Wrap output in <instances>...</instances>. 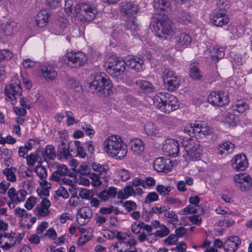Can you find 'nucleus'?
<instances>
[{"label":"nucleus","mask_w":252,"mask_h":252,"mask_svg":"<svg viewBox=\"0 0 252 252\" xmlns=\"http://www.w3.org/2000/svg\"><path fill=\"white\" fill-rule=\"evenodd\" d=\"M231 166L236 171H244L248 167L246 157L244 154L236 155L231 160Z\"/></svg>","instance_id":"nucleus-20"},{"label":"nucleus","mask_w":252,"mask_h":252,"mask_svg":"<svg viewBox=\"0 0 252 252\" xmlns=\"http://www.w3.org/2000/svg\"><path fill=\"white\" fill-rule=\"evenodd\" d=\"M39 155L36 153L31 154L26 157L27 162L28 166H32L37 161L38 165L41 164L42 161L41 160H38Z\"/></svg>","instance_id":"nucleus-43"},{"label":"nucleus","mask_w":252,"mask_h":252,"mask_svg":"<svg viewBox=\"0 0 252 252\" xmlns=\"http://www.w3.org/2000/svg\"><path fill=\"white\" fill-rule=\"evenodd\" d=\"M79 195L82 199H91L94 196V192L91 190L84 189L80 191Z\"/></svg>","instance_id":"nucleus-51"},{"label":"nucleus","mask_w":252,"mask_h":252,"mask_svg":"<svg viewBox=\"0 0 252 252\" xmlns=\"http://www.w3.org/2000/svg\"><path fill=\"white\" fill-rule=\"evenodd\" d=\"M162 150L165 155L175 157L179 152V144L174 139H167L163 144Z\"/></svg>","instance_id":"nucleus-12"},{"label":"nucleus","mask_w":252,"mask_h":252,"mask_svg":"<svg viewBox=\"0 0 252 252\" xmlns=\"http://www.w3.org/2000/svg\"><path fill=\"white\" fill-rule=\"evenodd\" d=\"M154 105L161 112L170 113L179 107L177 98L168 93L160 92L152 98Z\"/></svg>","instance_id":"nucleus-2"},{"label":"nucleus","mask_w":252,"mask_h":252,"mask_svg":"<svg viewBox=\"0 0 252 252\" xmlns=\"http://www.w3.org/2000/svg\"><path fill=\"white\" fill-rule=\"evenodd\" d=\"M249 109V105L243 100H238L233 106V109L239 113H243Z\"/></svg>","instance_id":"nucleus-42"},{"label":"nucleus","mask_w":252,"mask_h":252,"mask_svg":"<svg viewBox=\"0 0 252 252\" xmlns=\"http://www.w3.org/2000/svg\"><path fill=\"white\" fill-rule=\"evenodd\" d=\"M177 20L179 23L183 25H187L191 23L192 17L189 12L182 10L179 13Z\"/></svg>","instance_id":"nucleus-35"},{"label":"nucleus","mask_w":252,"mask_h":252,"mask_svg":"<svg viewBox=\"0 0 252 252\" xmlns=\"http://www.w3.org/2000/svg\"><path fill=\"white\" fill-rule=\"evenodd\" d=\"M196 206H193L192 204L189 205L183 210H181L179 212V214L182 215H187L192 213L196 214L197 213L196 209Z\"/></svg>","instance_id":"nucleus-49"},{"label":"nucleus","mask_w":252,"mask_h":252,"mask_svg":"<svg viewBox=\"0 0 252 252\" xmlns=\"http://www.w3.org/2000/svg\"><path fill=\"white\" fill-rule=\"evenodd\" d=\"M170 209L169 206L163 205L160 207H153L151 209V212L155 214H160L165 213L166 211Z\"/></svg>","instance_id":"nucleus-56"},{"label":"nucleus","mask_w":252,"mask_h":252,"mask_svg":"<svg viewBox=\"0 0 252 252\" xmlns=\"http://www.w3.org/2000/svg\"><path fill=\"white\" fill-rule=\"evenodd\" d=\"M93 216L91 210L86 207L80 208L76 215V221L79 225H84L90 221Z\"/></svg>","instance_id":"nucleus-19"},{"label":"nucleus","mask_w":252,"mask_h":252,"mask_svg":"<svg viewBox=\"0 0 252 252\" xmlns=\"http://www.w3.org/2000/svg\"><path fill=\"white\" fill-rule=\"evenodd\" d=\"M174 39L175 40V48L177 50L180 51H182L188 47L192 41L191 36L185 32L178 34L174 37Z\"/></svg>","instance_id":"nucleus-16"},{"label":"nucleus","mask_w":252,"mask_h":252,"mask_svg":"<svg viewBox=\"0 0 252 252\" xmlns=\"http://www.w3.org/2000/svg\"><path fill=\"white\" fill-rule=\"evenodd\" d=\"M16 242L14 233L3 232L0 234V248L3 251H8L12 248Z\"/></svg>","instance_id":"nucleus-17"},{"label":"nucleus","mask_w":252,"mask_h":252,"mask_svg":"<svg viewBox=\"0 0 252 252\" xmlns=\"http://www.w3.org/2000/svg\"><path fill=\"white\" fill-rule=\"evenodd\" d=\"M189 76L194 80H199L202 77V72L195 65H193L189 69Z\"/></svg>","instance_id":"nucleus-39"},{"label":"nucleus","mask_w":252,"mask_h":252,"mask_svg":"<svg viewBox=\"0 0 252 252\" xmlns=\"http://www.w3.org/2000/svg\"><path fill=\"white\" fill-rule=\"evenodd\" d=\"M63 60L68 66L78 67L85 65L87 61V57L82 52L71 51L67 53Z\"/></svg>","instance_id":"nucleus-8"},{"label":"nucleus","mask_w":252,"mask_h":252,"mask_svg":"<svg viewBox=\"0 0 252 252\" xmlns=\"http://www.w3.org/2000/svg\"><path fill=\"white\" fill-rule=\"evenodd\" d=\"M177 240L178 239L176 235L170 234L167 238L164 239V242L166 245L170 246L175 244Z\"/></svg>","instance_id":"nucleus-61"},{"label":"nucleus","mask_w":252,"mask_h":252,"mask_svg":"<svg viewBox=\"0 0 252 252\" xmlns=\"http://www.w3.org/2000/svg\"><path fill=\"white\" fill-rule=\"evenodd\" d=\"M118 175L123 181H126L130 177L129 173L128 170L125 169H121L118 171Z\"/></svg>","instance_id":"nucleus-62"},{"label":"nucleus","mask_w":252,"mask_h":252,"mask_svg":"<svg viewBox=\"0 0 252 252\" xmlns=\"http://www.w3.org/2000/svg\"><path fill=\"white\" fill-rule=\"evenodd\" d=\"M105 152L111 157L123 158L127 154L126 146L120 135H112L107 137L103 142Z\"/></svg>","instance_id":"nucleus-1"},{"label":"nucleus","mask_w":252,"mask_h":252,"mask_svg":"<svg viewBox=\"0 0 252 252\" xmlns=\"http://www.w3.org/2000/svg\"><path fill=\"white\" fill-rule=\"evenodd\" d=\"M158 194L155 192H152L147 195L145 198V202L146 203H150L152 202H154L158 200Z\"/></svg>","instance_id":"nucleus-58"},{"label":"nucleus","mask_w":252,"mask_h":252,"mask_svg":"<svg viewBox=\"0 0 252 252\" xmlns=\"http://www.w3.org/2000/svg\"><path fill=\"white\" fill-rule=\"evenodd\" d=\"M128 146L135 155H140L144 150V142L139 138L131 139L128 142Z\"/></svg>","instance_id":"nucleus-24"},{"label":"nucleus","mask_w":252,"mask_h":252,"mask_svg":"<svg viewBox=\"0 0 252 252\" xmlns=\"http://www.w3.org/2000/svg\"><path fill=\"white\" fill-rule=\"evenodd\" d=\"M36 202V198L34 197L31 196L27 200L26 203L25 204V207L29 210H32L35 205Z\"/></svg>","instance_id":"nucleus-59"},{"label":"nucleus","mask_w":252,"mask_h":252,"mask_svg":"<svg viewBox=\"0 0 252 252\" xmlns=\"http://www.w3.org/2000/svg\"><path fill=\"white\" fill-rule=\"evenodd\" d=\"M159 228V229L157 230L155 232V235H158L159 238L165 237L170 233L169 229L163 224H161Z\"/></svg>","instance_id":"nucleus-46"},{"label":"nucleus","mask_w":252,"mask_h":252,"mask_svg":"<svg viewBox=\"0 0 252 252\" xmlns=\"http://www.w3.org/2000/svg\"><path fill=\"white\" fill-rule=\"evenodd\" d=\"M33 171L39 177L40 180L44 179V178H46L47 177V173L46 168L42 166L41 164H39L36 166V167L33 169Z\"/></svg>","instance_id":"nucleus-44"},{"label":"nucleus","mask_w":252,"mask_h":252,"mask_svg":"<svg viewBox=\"0 0 252 252\" xmlns=\"http://www.w3.org/2000/svg\"><path fill=\"white\" fill-rule=\"evenodd\" d=\"M153 6L155 9L165 13H170L172 11L170 0H154Z\"/></svg>","instance_id":"nucleus-27"},{"label":"nucleus","mask_w":252,"mask_h":252,"mask_svg":"<svg viewBox=\"0 0 252 252\" xmlns=\"http://www.w3.org/2000/svg\"><path fill=\"white\" fill-rule=\"evenodd\" d=\"M184 131L190 136L203 138L212 134L210 127L204 121H196L194 124H188L184 127Z\"/></svg>","instance_id":"nucleus-5"},{"label":"nucleus","mask_w":252,"mask_h":252,"mask_svg":"<svg viewBox=\"0 0 252 252\" xmlns=\"http://www.w3.org/2000/svg\"><path fill=\"white\" fill-rule=\"evenodd\" d=\"M210 56L214 61H218L224 56V49L221 47L215 46L210 48Z\"/></svg>","instance_id":"nucleus-33"},{"label":"nucleus","mask_w":252,"mask_h":252,"mask_svg":"<svg viewBox=\"0 0 252 252\" xmlns=\"http://www.w3.org/2000/svg\"><path fill=\"white\" fill-rule=\"evenodd\" d=\"M3 28L5 34L10 35L16 31L17 23L13 21H8Z\"/></svg>","instance_id":"nucleus-36"},{"label":"nucleus","mask_w":252,"mask_h":252,"mask_svg":"<svg viewBox=\"0 0 252 252\" xmlns=\"http://www.w3.org/2000/svg\"><path fill=\"white\" fill-rule=\"evenodd\" d=\"M20 84V81L17 80L14 83L10 84L5 86V94L10 100L16 99L17 97L21 96L22 90Z\"/></svg>","instance_id":"nucleus-15"},{"label":"nucleus","mask_w":252,"mask_h":252,"mask_svg":"<svg viewBox=\"0 0 252 252\" xmlns=\"http://www.w3.org/2000/svg\"><path fill=\"white\" fill-rule=\"evenodd\" d=\"M68 21L64 17H61L58 20V23L55 29V33L57 35L63 34L67 32Z\"/></svg>","instance_id":"nucleus-29"},{"label":"nucleus","mask_w":252,"mask_h":252,"mask_svg":"<svg viewBox=\"0 0 252 252\" xmlns=\"http://www.w3.org/2000/svg\"><path fill=\"white\" fill-rule=\"evenodd\" d=\"M42 75L46 80H53L56 78L58 74L54 66L51 64H46L41 66Z\"/></svg>","instance_id":"nucleus-25"},{"label":"nucleus","mask_w":252,"mask_h":252,"mask_svg":"<svg viewBox=\"0 0 252 252\" xmlns=\"http://www.w3.org/2000/svg\"><path fill=\"white\" fill-rule=\"evenodd\" d=\"M165 87L169 91L177 90L180 85V80L176 74L169 68H165L162 75Z\"/></svg>","instance_id":"nucleus-10"},{"label":"nucleus","mask_w":252,"mask_h":252,"mask_svg":"<svg viewBox=\"0 0 252 252\" xmlns=\"http://www.w3.org/2000/svg\"><path fill=\"white\" fill-rule=\"evenodd\" d=\"M245 32V29L241 25L236 26L233 28L231 31L234 38L239 37L243 35Z\"/></svg>","instance_id":"nucleus-50"},{"label":"nucleus","mask_w":252,"mask_h":252,"mask_svg":"<svg viewBox=\"0 0 252 252\" xmlns=\"http://www.w3.org/2000/svg\"><path fill=\"white\" fill-rule=\"evenodd\" d=\"M45 153L47 158L49 159H54L56 158L55 149L52 145L46 146L45 149Z\"/></svg>","instance_id":"nucleus-48"},{"label":"nucleus","mask_w":252,"mask_h":252,"mask_svg":"<svg viewBox=\"0 0 252 252\" xmlns=\"http://www.w3.org/2000/svg\"><path fill=\"white\" fill-rule=\"evenodd\" d=\"M59 174L62 176L69 175V173L67 166L64 164H61L58 166L57 170H56Z\"/></svg>","instance_id":"nucleus-60"},{"label":"nucleus","mask_w":252,"mask_h":252,"mask_svg":"<svg viewBox=\"0 0 252 252\" xmlns=\"http://www.w3.org/2000/svg\"><path fill=\"white\" fill-rule=\"evenodd\" d=\"M234 145L229 141L220 144L217 148V152L220 155H227L232 153L234 149Z\"/></svg>","instance_id":"nucleus-28"},{"label":"nucleus","mask_w":252,"mask_h":252,"mask_svg":"<svg viewBox=\"0 0 252 252\" xmlns=\"http://www.w3.org/2000/svg\"><path fill=\"white\" fill-rule=\"evenodd\" d=\"M45 237H47L51 240H54L56 239L57 237V233L54 228L50 227L46 230L45 233H44L43 236H41V238H44Z\"/></svg>","instance_id":"nucleus-53"},{"label":"nucleus","mask_w":252,"mask_h":252,"mask_svg":"<svg viewBox=\"0 0 252 252\" xmlns=\"http://www.w3.org/2000/svg\"><path fill=\"white\" fill-rule=\"evenodd\" d=\"M120 8V11L125 14H135L138 10L137 4L132 1L121 2Z\"/></svg>","instance_id":"nucleus-26"},{"label":"nucleus","mask_w":252,"mask_h":252,"mask_svg":"<svg viewBox=\"0 0 252 252\" xmlns=\"http://www.w3.org/2000/svg\"><path fill=\"white\" fill-rule=\"evenodd\" d=\"M13 56V54L12 52L8 49H2L0 50V61L9 60Z\"/></svg>","instance_id":"nucleus-47"},{"label":"nucleus","mask_w":252,"mask_h":252,"mask_svg":"<svg viewBox=\"0 0 252 252\" xmlns=\"http://www.w3.org/2000/svg\"><path fill=\"white\" fill-rule=\"evenodd\" d=\"M82 128L90 137H92L94 135L95 131L89 124L86 123H83L82 124Z\"/></svg>","instance_id":"nucleus-55"},{"label":"nucleus","mask_w":252,"mask_h":252,"mask_svg":"<svg viewBox=\"0 0 252 252\" xmlns=\"http://www.w3.org/2000/svg\"><path fill=\"white\" fill-rule=\"evenodd\" d=\"M57 194L58 196H62L64 199L69 197L67 189L64 187H60L57 191Z\"/></svg>","instance_id":"nucleus-63"},{"label":"nucleus","mask_w":252,"mask_h":252,"mask_svg":"<svg viewBox=\"0 0 252 252\" xmlns=\"http://www.w3.org/2000/svg\"><path fill=\"white\" fill-rule=\"evenodd\" d=\"M67 85L71 88L74 89L75 91L80 92L81 90V86L79 82L73 78H69L68 79Z\"/></svg>","instance_id":"nucleus-52"},{"label":"nucleus","mask_w":252,"mask_h":252,"mask_svg":"<svg viewBox=\"0 0 252 252\" xmlns=\"http://www.w3.org/2000/svg\"><path fill=\"white\" fill-rule=\"evenodd\" d=\"M49 16L46 10L40 11L35 17L36 25L39 27H44L48 21Z\"/></svg>","instance_id":"nucleus-31"},{"label":"nucleus","mask_w":252,"mask_h":252,"mask_svg":"<svg viewBox=\"0 0 252 252\" xmlns=\"http://www.w3.org/2000/svg\"><path fill=\"white\" fill-rule=\"evenodd\" d=\"M157 191L162 195H165L171 191L170 187H165L163 185H159L157 186Z\"/></svg>","instance_id":"nucleus-57"},{"label":"nucleus","mask_w":252,"mask_h":252,"mask_svg":"<svg viewBox=\"0 0 252 252\" xmlns=\"http://www.w3.org/2000/svg\"><path fill=\"white\" fill-rule=\"evenodd\" d=\"M208 101L212 105L222 106L228 102L229 99L224 91L212 92L208 96Z\"/></svg>","instance_id":"nucleus-13"},{"label":"nucleus","mask_w":252,"mask_h":252,"mask_svg":"<svg viewBox=\"0 0 252 252\" xmlns=\"http://www.w3.org/2000/svg\"><path fill=\"white\" fill-rule=\"evenodd\" d=\"M234 181L242 191L249 190L252 187V180L251 176L246 173L236 174L234 177Z\"/></svg>","instance_id":"nucleus-11"},{"label":"nucleus","mask_w":252,"mask_h":252,"mask_svg":"<svg viewBox=\"0 0 252 252\" xmlns=\"http://www.w3.org/2000/svg\"><path fill=\"white\" fill-rule=\"evenodd\" d=\"M210 18L213 24L218 27L226 25L229 21V18L226 14L225 10L223 8L215 9Z\"/></svg>","instance_id":"nucleus-14"},{"label":"nucleus","mask_w":252,"mask_h":252,"mask_svg":"<svg viewBox=\"0 0 252 252\" xmlns=\"http://www.w3.org/2000/svg\"><path fill=\"white\" fill-rule=\"evenodd\" d=\"M142 225H144V222L143 221L139 222L138 223H133L131 226L132 232L135 234L139 233L142 229Z\"/></svg>","instance_id":"nucleus-64"},{"label":"nucleus","mask_w":252,"mask_h":252,"mask_svg":"<svg viewBox=\"0 0 252 252\" xmlns=\"http://www.w3.org/2000/svg\"><path fill=\"white\" fill-rule=\"evenodd\" d=\"M89 177L92 180V185L94 187H99L102 185L100 176L96 173H91L89 174Z\"/></svg>","instance_id":"nucleus-45"},{"label":"nucleus","mask_w":252,"mask_h":252,"mask_svg":"<svg viewBox=\"0 0 252 252\" xmlns=\"http://www.w3.org/2000/svg\"><path fill=\"white\" fill-rule=\"evenodd\" d=\"M126 63V65H128L131 69L137 71L142 70L144 65L143 60L136 57H129Z\"/></svg>","instance_id":"nucleus-30"},{"label":"nucleus","mask_w":252,"mask_h":252,"mask_svg":"<svg viewBox=\"0 0 252 252\" xmlns=\"http://www.w3.org/2000/svg\"><path fill=\"white\" fill-rule=\"evenodd\" d=\"M241 243V240L238 236H230L226 240L224 243V250L226 252H234L237 250Z\"/></svg>","instance_id":"nucleus-22"},{"label":"nucleus","mask_w":252,"mask_h":252,"mask_svg":"<svg viewBox=\"0 0 252 252\" xmlns=\"http://www.w3.org/2000/svg\"><path fill=\"white\" fill-rule=\"evenodd\" d=\"M51 202L48 199L44 197L40 204L37 205L34 211L36 215L39 217H45L49 214V209Z\"/></svg>","instance_id":"nucleus-23"},{"label":"nucleus","mask_w":252,"mask_h":252,"mask_svg":"<svg viewBox=\"0 0 252 252\" xmlns=\"http://www.w3.org/2000/svg\"><path fill=\"white\" fill-rule=\"evenodd\" d=\"M182 145L191 160H195L199 158L201 150L196 140L185 138L183 140Z\"/></svg>","instance_id":"nucleus-9"},{"label":"nucleus","mask_w":252,"mask_h":252,"mask_svg":"<svg viewBox=\"0 0 252 252\" xmlns=\"http://www.w3.org/2000/svg\"><path fill=\"white\" fill-rule=\"evenodd\" d=\"M136 84L145 94H149L155 92V90L153 85L147 81L137 80Z\"/></svg>","instance_id":"nucleus-34"},{"label":"nucleus","mask_w":252,"mask_h":252,"mask_svg":"<svg viewBox=\"0 0 252 252\" xmlns=\"http://www.w3.org/2000/svg\"><path fill=\"white\" fill-rule=\"evenodd\" d=\"M92 168L94 171H95L97 174L100 176L102 179H104L105 181H107V177L108 175V167L107 165H100L99 163H94L92 164Z\"/></svg>","instance_id":"nucleus-32"},{"label":"nucleus","mask_w":252,"mask_h":252,"mask_svg":"<svg viewBox=\"0 0 252 252\" xmlns=\"http://www.w3.org/2000/svg\"><path fill=\"white\" fill-rule=\"evenodd\" d=\"M153 167L157 172L168 173L171 171L173 164L169 159H165L160 157L156 158L153 162Z\"/></svg>","instance_id":"nucleus-18"},{"label":"nucleus","mask_w":252,"mask_h":252,"mask_svg":"<svg viewBox=\"0 0 252 252\" xmlns=\"http://www.w3.org/2000/svg\"><path fill=\"white\" fill-rule=\"evenodd\" d=\"M111 81L104 73L96 74L94 80L90 84V89L93 92L96 91L100 94L105 93L104 90H109L111 88Z\"/></svg>","instance_id":"nucleus-7"},{"label":"nucleus","mask_w":252,"mask_h":252,"mask_svg":"<svg viewBox=\"0 0 252 252\" xmlns=\"http://www.w3.org/2000/svg\"><path fill=\"white\" fill-rule=\"evenodd\" d=\"M7 194L11 202L18 204L24 201L27 193L25 189L16 191L15 188H11L8 190Z\"/></svg>","instance_id":"nucleus-21"},{"label":"nucleus","mask_w":252,"mask_h":252,"mask_svg":"<svg viewBox=\"0 0 252 252\" xmlns=\"http://www.w3.org/2000/svg\"><path fill=\"white\" fill-rule=\"evenodd\" d=\"M16 168L10 167L4 169L2 173L6 176L8 181L14 182L16 180V176L15 175Z\"/></svg>","instance_id":"nucleus-37"},{"label":"nucleus","mask_w":252,"mask_h":252,"mask_svg":"<svg viewBox=\"0 0 252 252\" xmlns=\"http://www.w3.org/2000/svg\"><path fill=\"white\" fill-rule=\"evenodd\" d=\"M73 143H67V146L63 147H59L60 152L63 154V156L66 158L70 157L72 156L71 152H73Z\"/></svg>","instance_id":"nucleus-41"},{"label":"nucleus","mask_w":252,"mask_h":252,"mask_svg":"<svg viewBox=\"0 0 252 252\" xmlns=\"http://www.w3.org/2000/svg\"><path fill=\"white\" fill-rule=\"evenodd\" d=\"M73 144L76 148L78 155L82 158H84L86 157V154L84 148L80 146V142L78 141H75Z\"/></svg>","instance_id":"nucleus-54"},{"label":"nucleus","mask_w":252,"mask_h":252,"mask_svg":"<svg viewBox=\"0 0 252 252\" xmlns=\"http://www.w3.org/2000/svg\"><path fill=\"white\" fill-rule=\"evenodd\" d=\"M32 170L28 167H21L18 172V176L21 180L26 179L27 178L31 177L33 175Z\"/></svg>","instance_id":"nucleus-40"},{"label":"nucleus","mask_w":252,"mask_h":252,"mask_svg":"<svg viewBox=\"0 0 252 252\" xmlns=\"http://www.w3.org/2000/svg\"><path fill=\"white\" fill-rule=\"evenodd\" d=\"M155 35L159 38L167 39L175 33V29L172 21L166 16L158 17L153 24Z\"/></svg>","instance_id":"nucleus-4"},{"label":"nucleus","mask_w":252,"mask_h":252,"mask_svg":"<svg viewBox=\"0 0 252 252\" xmlns=\"http://www.w3.org/2000/svg\"><path fill=\"white\" fill-rule=\"evenodd\" d=\"M75 4V0H66L65 1L64 9L69 15L75 16L78 14H80L84 16L87 21H92L95 18L97 13V10L94 5L89 3H82L78 7L74 9L71 8Z\"/></svg>","instance_id":"nucleus-3"},{"label":"nucleus","mask_w":252,"mask_h":252,"mask_svg":"<svg viewBox=\"0 0 252 252\" xmlns=\"http://www.w3.org/2000/svg\"><path fill=\"white\" fill-rule=\"evenodd\" d=\"M145 132L148 135H155L158 132V130L155 125L152 123H148L145 125Z\"/></svg>","instance_id":"nucleus-38"},{"label":"nucleus","mask_w":252,"mask_h":252,"mask_svg":"<svg viewBox=\"0 0 252 252\" xmlns=\"http://www.w3.org/2000/svg\"><path fill=\"white\" fill-rule=\"evenodd\" d=\"M126 63L121 57H111L107 59L104 66L107 72L113 77H117L123 74Z\"/></svg>","instance_id":"nucleus-6"}]
</instances>
